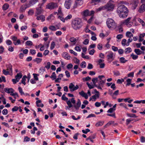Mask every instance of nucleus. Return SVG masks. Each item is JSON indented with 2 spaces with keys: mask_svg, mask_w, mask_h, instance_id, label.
<instances>
[{
  "mask_svg": "<svg viewBox=\"0 0 145 145\" xmlns=\"http://www.w3.org/2000/svg\"><path fill=\"white\" fill-rule=\"evenodd\" d=\"M134 52L135 53L138 55H139L141 54L142 53H144L143 52H142L138 49H135L134 50Z\"/></svg>",
  "mask_w": 145,
  "mask_h": 145,
  "instance_id": "nucleus-20",
  "label": "nucleus"
},
{
  "mask_svg": "<svg viewBox=\"0 0 145 145\" xmlns=\"http://www.w3.org/2000/svg\"><path fill=\"white\" fill-rule=\"evenodd\" d=\"M138 21L141 23L143 26H144L145 25V23L144 21L140 18L138 19Z\"/></svg>",
  "mask_w": 145,
  "mask_h": 145,
  "instance_id": "nucleus-43",
  "label": "nucleus"
},
{
  "mask_svg": "<svg viewBox=\"0 0 145 145\" xmlns=\"http://www.w3.org/2000/svg\"><path fill=\"white\" fill-rule=\"evenodd\" d=\"M33 75L35 80L36 81H37L39 80V78L37 77V76L39 75L38 74L34 73L33 74Z\"/></svg>",
  "mask_w": 145,
  "mask_h": 145,
  "instance_id": "nucleus-48",
  "label": "nucleus"
},
{
  "mask_svg": "<svg viewBox=\"0 0 145 145\" xmlns=\"http://www.w3.org/2000/svg\"><path fill=\"white\" fill-rule=\"evenodd\" d=\"M33 43L30 40L27 41L25 42L26 45H27L28 46H32L33 45Z\"/></svg>",
  "mask_w": 145,
  "mask_h": 145,
  "instance_id": "nucleus-42",
  "label": "nucleus"
},
{
  "mask_svg": "<svg viewBox=\"0 0 145 145\" xmlns=\"http://www.w3.org/2000/svg\"><path fill=\"white\" fill-rule=\"evenodd\" d=\"M90 130L88 129H86L85 130H82V131L84 133L86 134L88 132H90Z\"/></svg>",
  "mask_w": 145,
  "mask_h": 145,
  "instance_id": "nucleus-62",
  "label": "nucleus"
},
{
  "mask_svg": "<svg viewBox=\"0 0 145 145\" xmlns=\"http://www.w3.org/2000/svg\"><path fill=\"white\" fill-rule=\"evenodd\" d=\"M72 17V15L71 14H69L65 18V21H67L68 20L71 18Z\"/></svg>",
  "mask_w": 145,
  "mask_h": 145,
  "instance_id": "nucleus-54",
  "label": "nucleus"
},
{
  "mask_svg": "<svg viewBox=\"0 0 145 145\" xmlns=\"http://www.w3.org/2000/svg\"><path fill=\"white\" fill-rule=\"evenodd\" d=\"M120 62L122 63H125L127 61V60H126L124 57H121L119 59Z\"/></svg>",
  "mask_w": 145,
  "mask_h": 145,
  "instance_id": "nucleus-23",
  "label": "nucleus"
},
{
  "mask_svg": "<svg viewBox=\"0 0 145 145\" xmlns=\"http://www.w3.org/2000/svg\"><path fill=\"white\" fill-rule=\"evenodd\" d=\"M42 59L41 58H36L34 61L36 62L37 63H40L42 61Z\"/></svg>",
  "mask_w": 145,
  "mask_h": 145,
  "instance_id": "nucleus-41",
  "label": "nucleus"
},
{
  "mask_svg": "<svg viewBox=\"0 0 145 145\" xmlns=\"http://www.w3.org/2000/svg\"><path fill=\"white\" fill-rule=\"evenodd\" d=\"M117 12L120 18H125L127 16L129 11L127 7L125 6L121 5L118 7Z\"/></svg>",
  "mask_w": 145,
  "mask_h": 145,
  "instance_id": "nucleus-2",
  "label": "nucleus"
},
{
  "mask_svg": "<svg viewBox=\"0 0 145 145\" xmlns=\"http://www.w3.org/2000/svg\"><path fill=\"white\" fill-rule=\"evenodd\" d=\"M2 113L4 115H6L8 114V111L7 109H4L2 111Z\"/></svg>",
  "mask_w": 145,
  "mask_h": 145,
  "instance_id": "nucleus-58",
  "label": "nucleus"
},
{
  "mask_svg": "<svg viewBox=\"0 0 145 145\" xmlns=\"http://www.w3.org/2000/svg\"><path fill=\"white\" fill-rule=\"evenodd\" d=\"M132 51V49L130 47H128L125 50V54H128L131 52Z\"/></svg>",
  "mask_w": 145,
  "mask_h": 145,
  "instance_id": "nucleus-30",
  "label": "nucleus"
},
{
  "mask_svg": "<svg viewBox=\"0 0 145 145\" xmlns=\"http://www.w3.org/2000/svg\"><path fill=\"white\" fill-rule=\"evenodd\" d=\"M87 85H88V86L89 87V89H92L94 88V85H91L88 82H87L86 83Z\"/></svg>",
  "mask_w": 145,
  "mask_h": 145,
  "instance_id": "nucleus-60",
  "label": "nucleus"
},
{
  "mask_svg": "<svg viewBox=\"0 0 145 145\" xmlns=\"http://www.w3.org/2000/svg\"><path fill=\"white\" fill-rule=\"evenodd\" d=\"M43 10L41 6L39 7L36 8V11L35 12V16H37L39 15L40 14L43 12Z\"/></svg>",
  "mask_w": 145,
  "mask_h": 145,
  "instance_id": "nucleus-13",
  "label": "nucleus"
},
{
  "mask_svg": "<svg viewBox=\"0 0 145 145\" xmlns=\"http://www.w3.org/2000/svg\"><path fill=\"white\" fill-rule=\"evenodd\" d=\"M104 123V121H99L97 122L95 124L96 127H99L102 126Z\"/></svg>",
  "mask_w": 145,
  "mask_h": 145,
  "instance_id": "nucleus-28",
  "label": "nucleus"
},
{
  "mask_svg": "<svg viewBox=\"0 0 145 145\" xmlns=\"http://www.w3.org/2000/svg\"><path fill=\"white\" fill-rule=\"evenodd\" d=\"M127 40L125 39H123L121 41V44L123 46H125V45L127 46Z\"/></svg>",
  "mask_w": 145,
  "mask_h": 145,
  "instance_id": "nucleus-36",
  "label": "nucleus"
},
{
  "mask_svg": "<svg viewBox=\"0 0 145 145\" xmlns=\"http://www.w3.org/2000/svg\"><path fill=\"white\" fill-rule=\"evenodd\" d=\"M95 50L94 49H93L91 50H89V54L91 55H92L95 52Z\"/></svg>",
  "mask_w": 145,
  "mask_h": 145,
  "instance_id": "nucleus-63",
  "label": "nucleus"
},
{
  "mask_svg": "<svg viewBox=\"0 0 145 145\" xmlns=\"http://www.w3.org/2000/svg\"><path fill=\"white\" fill-rule=\"evenodd\" d=\"M131 17H129L126 20H124L123 22V24H125L128 27H130L133 24V23L132 22H130V20L131 19Z\"/></svg>",
  "mask_w": 145,
  "mask_h": 145,
  "instance_id": "nucleus-11",
  "label": "nucleus"
},
{
  "mask_svg": "<svg viewBox=\"0 0 145 145\" xmlns=\"http://www.w3.org/2000/svg\"><path fill=\"white\" fill-rule=\"evenodd\" d=\"M103 78H105L103 75L99 76V79L97 78H93L92 80L94 86L99 89H102L101 86H103L106 81L105 79H102Z\"/></svg>",
  "mask_w": 145,
  "mask_h": 145,
  "instance_id": "nucleus-1",
  "label": "nucleus"
},
{
  "mask_svg": "<svg viewBox=\"0 0 145 145\" xmlns=\"http://www.w3.org/2000/svg\"><path fill=\"white\" fill-rule=\"evenodd\" d=\"M144 11H145V4H143L140 7L138 11L140 13H142Z\"/></svg>",
  "mask_w": 145,
  "mask_h": 145,
  "instance_id": "nucleus-17",
  "label": "nucleus"
},
{
  "mask_svg": "<svg viewBox=\"0 0 145 145\" xmlns=\"http://www.w3.org/2000/svg\"><path fill=\"white\" fill-rule=\"evenodd\" d=\"M28 14L29 15H32L34 13V10L32 9H30L28 12Z\"/></svg>",
  "mask_w": 145,
  "mask_h": 145,
  "instance_id": "nucleus-46",
  "label": "nucleus"
},
{
  "mask_svg": "<svg viewBox=\"0 0 145 145\" xmlns=\"http://www.w3.org/2000/svg\"><path fill=\"white\" fill-rule=\"evenodd\" d=\"M145 101H144V100H141V101H135L134 103H137V104H140L141 103H142L143 104H145Z\"/></svg>",
  "mask_w": 145,
  "mask_h": 145,
  "instance_id": "nucleus-40",
  "label": "nucleus"
},
{
  "mask_svg": "<svg viewBox=\"0 0 145 145\" xmlns=\"http://www.w3.org/2000/svg\"><path fill=\"white\" fill-rule=\"evenodd\" d=\"M55 42L54 41H52V42L51 46L50 47V49L51 50H53L55 47Z\"/></svg>",
  "mask_w": 145,
  "mask_h": 145,
  "instance_id": "nucleus-45",
  "label": "nucleus"
},
{
  "mask_svg": "<svg viewBox=\"0 0 145 145\" xmlns=\"http://www.w3.org/2000/svg\"><path fill=\"white\" fill-rule=\"evenodd\" d=\"M131 56L132 57V59L133 60H135L138 58V56L135 55L133 53L131 54Z\"/></svg>",
  "mask_w": 145,
  "mask_h": 145,
  "instance_id": "nucleus-37",
  "label": "nucleus"
},
{
  "mask_svg": "<svg viewBox=\"0 0 145 145\" xmlns=\"http://www.w3.org/2000/svg\"><path fill=\"white\" fill-rule=\"evenodd\" d=\"M39 0H30L29 3L32 5H33L38 2Z\"/></svg>",
  "mask_w": 145,
  "mask_h": 145,
  "instance_id": "nucleus-35",
  "label": "nucleus"
},
{
  "mask_svg": "<svg viewBox=\"0 0 145 145\" xmlns=\"http://www.w3.org/2000/svg\"><path fill=\"white\" fill-rule=\"evenodd\" d=\"M116 110L115 108H110L107 111L108 113H112L114 111Z\"/></svg>",
  "mask_w": 145,
  "mask_h": 145,
  "instance_id": "nucleus-57",
  "label": "nucleus"
},
{
  "mask_svg": "<svg viewBox=\"0 0 145 145\" xmlns=\"http://www.w3.org/2000/svg\"><path fill=\"white\" fill-rule=\"evenodd\" d=\"M80 66L82 68H84L86 67V63L85 61L82 62L80 65Z\"/></svg>",
  "mask_w": 145,
  "mask_h": 145,
  "instance_id": "nucleus-44",
  "label": "nucleus"
},
{
  "mask_svg": "<svg viewBox=\"0 0 145 145\" xmlns=\"http://www.w3.org/2000/svg\"><path fill=\"white\" fill-rule=\"evenodd\" d=\"M50 78L52 79V80L55 79L56 78V76L55 72H53L52 73V74L50 76Z\"/></svg>",
  "mask_w": 145,
  "mask_h": 145,
  "instance_id": "nucleus-34",
  "label": "nucleus"
},
{
  "mask_svg": "<svg viewBox=\"0 0 145 145\" xmlns=\"http://www.w3.org/2000/svg\"><path fill=\"white\" fill-rule=\"evenodd\" d=\"M9 7V5L7 3H5L4 4L3 6V9L4 10H7L8 8Z\"/></svg>",
  "mask_w": 145,
  "mask_h": 145,
  "instance_id": "nucleus-26",
  "label": "nucleus"
},
{
  "mask_svg": "<svg viewBox=\"0 0 145 145\" xmlns=\"http://www.w3.org/2000/svg\"><path fill=\"white\" fill-rule=\"evenodd\" d=\"M132 80L130 78H128L126 80L127 83L126 84V86H129L131 84Z\"/></svg>",
  "mask_w": 145,
  "mask_h": 145,
  "instance_id": "nucleus-50",
  "label": "nucleus"
},
{
  "mask_svg": "<svg viewBox=\"0 0 145 145\" xmlns=\"http://www.w3.org/2000/svg\"><path fill=\"white\" fill-rule=\"evenodd\" d=\"M62 56L65 59L67 60H69L70 58V56H69L68 53L66 52H63L62 54Z\"/></svg>",
  "mask_w": 145,
  "mask_h": 145,
  "instance_id": "nucleus-16",
  "label": "nucleus"
},
{
  "mask_svg": "<svg viewBox=\"0 0 145 145\" xmlns=\"http://www.w3.org/2000/svg\"><path fill=\"white\" fill-rule=\"evenodd\" d=\"M26 8H24L23 7H21L20 9V13L24 12Z\"/></svg>",
  "mask_w": 145,
  "mask_h": 145,
  "instance_id": "nucleus-56",
  "label": "nucleus"
},
{
  "mask_svg": "<svg viewBox=\"0 0 145 145\" xmlns=\"http://www.w3.org/2000/svg\"><path fill=\"white\" fill-rule=\"evenodd\" d=\"M80 3H78V2H77L76 1H75V3L74 5V6H73V8L74 9H75L77 7V6L78 5H79Z\"/></svg>",
  "mask_w": 145,
  "mask_h": 145,
  "instance_id": "nucleus-59",
  "label": "nucleus"
},
{
  "mask_svg": "<svg viewBox=\"0 0 145 145\" xmlns=\"http://www.w3.org/2000/svg\"><path fill=\"white\" fill-rule=\"evenodd\" d=\"M72 1V0H65L64 4L65 7L68 9H70Z\"/></svg>",
  "mask_w": 145,
  "mask_h": 145,
  "instance_id": "nucleus-14",
  "label": "nucleus"
},
{
  "mask_svg": "<svg viewBox=\"0 0 145 145\" xmlns=\"http://www.w3.org/2000/svg\"><path fill=\"white\" fill-rule=\"evenodd\" d=\"M11 39L13 41V43L15 45H18L19 44H21V42L22 43H24V40L22 41L21 40L19 39H18L17 37L12 36H11Z\"/></svg>",
  "mask_w": 145,
  "mask_h": 145,
  "instance_id": "nucleus-7",
  "label": "nucleus"
},
{
  "mask_svg": "<svg viewBox=\"0 0 145 145\" xmlns=\"http://www.w3.org/2000/svg\"><path fill=\"white\" fill-rule=\"evenodd\" d=\"M70 41L73 43L74 44H75L76 42V39L74 37H71L70 39Z\"/></svg>",
  "mask_w": 145,
  "mask_h": 145,
  "instance_id": "nucleus-31",
  "label": "nucleus"
},
{
  "mask_svg": "<svg viewBox=\"0 0 145 145\" xmlns=\"http://www.w3.org/2000/svg\"><path fill=\"white\" fill-rule=\"evenodd\" d=\"M58 7L57 3L52 2L48 4L46 6V8L50 10H53Z\"/></svg>",
  "mask_w": 145,
  "mask_h": 145,
  "instance_id": "nucleus-6",
  "label": "nucleus"
},
{
  "mask_svg": "<svg viewBox=\"0 0 145 145\" xmlns=\"http://www.w3.org/2000/svg\"><path fill=\"white\" fill-rule=\"evenodd\" d=\"M6 43L8 45H11L12 44V42L10 40H7L6 41Z\"/></svg>",
  "mask_w": 145,
  "mask_h": 145,
  "instance_id": "nucleus-52",
  "label": "nucleus"
},
{
  "mask_svg": "<svg viewBox=\"0 0 145 145\" xmlns=\"http://www.w3.org/2000/svg\"><path fill=\"white\" fill-rule=\"evenodd\" d=\"M37 19L38 20H41L42 22H43L45 20V17L43 15H41L39 16H36Z\"/></svg>",
  "mask_w": 145,
  "mask_h": 145,
  "instance_id": "nucleus-19",
  "label": "nucleus"
},
{
  "mask_svg": "<svg viewBox=\"0 0 145 145\" xmlns=\"http://www.w3.org/2000/svg\"><path fill=\"white\" fill-rule=\"evenodd\" d=\"M6 66L7 69H3V73L5 75L10 74V73H12V66L10 64L6 65Z\"/></svg>",
  "mask_w": 145,
  "mask_h": 145,
  "instance_id": "nucleus-5",
  "label": "nucleus"
},
{
  "mask_svg": "<svg viewBox=\"0 0 145 145\" xmlns=\"http://www.w3.org/2000/svg\"><path fill=\"white\" fill-rule=\"evenodd\" d=\"M126 36L127 37L129 38L132 37L133 36V35L132 33L131 32L129 31H127L126 33Z\"/></svg>",
  "mask_w": 145,
  "mask_h": 145,
  "instance_id": "nucleus-24",
  "label": "nucleus"
},
{
  "mask_svg": "<svg viewBox=\"0 0 145 145\" xmlns=\"http://www.w3.org/2000/svg\"><path fill=\"white\" fill-rule=\"evenodd\" d=\"M81 104V103L79 99H78L77 100V103L76 105H74V107L76 109L78 110L79 109V108Z\"/></svg>",
  "mask_w": 145,
  "mask_h": 145,
  "instance_id": "nucleus-18",
  "label": "nucleus"
},
{
  "mask_svg": "<svg viewBox=\"0 0 145 145\" xmlns=\"http://www.w3.org/2000/svg\"><path fill=\"white\" fill-rule=\"evenodd\" d=\"M106 24L107 26L109 29L115 28L117 25L114 21L112 18H108L106 20Z\"/></svg>",
  "mask_w": 145,
  "mask_h": 145,
  "instance_id": "nucleus-4",
  "label": "nucleus"
},
{
  "mask_svg": "<svg viewBox=\"0 0 145 145\" xmlns=\"http://www.w3.org/2000/svg\"><path fill=\"white\" fill-rule=\"evenodd\" d=\"M27 78V77L26 76H24L22 78L21 82L24 85H25L26 84L25 81L26 80V79Z\"/></svg>",
  "mask_w": 145,
  "mask_h": 145,
  "instance_id": "nucleus-29",
  "label": "nucleus"
},
{
  "mask_svg": "<svg viewBox=\"0 0 145 145\" xmlns=\"http://www.w3.org/2000/svg\"><path fill=\"white\" fill-rule=\"evenodd\" d=\"M12 89V88H7L5 89V90L6 92L7 93H10V91L11 90V89Z\"/></svg>",
  "mask_w": 145,
  "mask_h": 145,
  "instance_id": "nucleus-49",
  "label": "nucleus"
},
{
  "mask_svg": "<svg viewBox=\"0 0 145 145\" xmlns=\"http://www.w3.org/2000/svg\"><path fill=\"white\" fill-rule=\"evenodd\" d=\"M79 94L82 96L84 97L86 99H87L88 98V95L83 91H82L81 92H79Z\"/></svg>",
  "mask_w": 145,
  "mask_h": 145,
  "instance_id": "nucleus-21",
  "label": "nucleus"
},
{
  "mask_svg": "<svg viewBox=\"0 0 145 145\" xmlns=\"http://www.w3.org/2000/svg\"><path fill=\"white\" fill-rule=\"evenodd\" d=\"M74 63L76 64H79L80 62L79 59H77L76 57H74Z\"/></svg>",
  "mask_w": 145,
  "mask_h": 145,
  "instance_id": "nucleus-53",
  "label": "nucleus"
},
{
  "mask_svg": "<svg viewBox=\"0 0 145 145\" xmlns=\"http://www.w3.org/2000/svg\"><path fill=\"white\" fill-rule=\"evenodd\" d=\"M79 88V86L78 85H76L75 86L72 83L70 84L69 88L70 89V91L71 92H72L74 91L77 89Z\"/></svg>",
  "mask_w": 145,
  "mask_h": 145,
  "instance_id": "nucleus-12",
  "label": "nucleus"
},
{
  "mask_svg": "<svg viewBox=\"0 0 145 145\" xmlns=\"http://www.w3.org/2000/svg\"><path fill=\"white\" fill-rule=\"evenodd\" d=\"M22 74L21 73H17V75L15 76V78L18 79H19V80L20 79L22 78Z\"/></svg>",
  "mask_w": 145,
  "mask_h": 145,
  "instance_id": "nucleus-27",
  "label": "nucleus"
},
{
  "mask_svg": "<svg viewBox=\"0 0 145 145\" xmlns=\"http://www.w3.org/2000/svg\"><path fill=\"white\" fill-rule=\"evenodd\" d=\"M54 16L53 14H51L50 15L48 16L46 18L47 20L50 21L51 20H53L54 19Z\"/></svg>",
  "mask_w": 145,
  "mask_h": 145,
  "instance_id": "nucleus-38",
  "label": "nucleus"
},
{
  "mask_svg": "<svg viewBox=\"0 0 145 145\" xmlns=\"http://www.w3.org/2000/svg\"><path fill=\"white\" fill-rule=\"evenodd\" d=\"M82 21L79 18H75L72 21V27L75 30L80 29L82 27Z\"/></svg>",
  "mask_w": 145,
  "mask_h": 145,
  "instance_id": "nucleus-3",
  "label": "nucleus"
},
{
  "mask_svg": "<svg viewBox=\"0 0 145 145\" xmlns=\"http://www.w3.org/2000/svg\"><path fill=\"white\" fill-rule=\"evenodd\" d=\"M132 4L133 7L134 8H135L138 6V0H133Z\"/></svg>",
  "mask_w": 145,
  "mask_h": 145,
  "instance_id": "nucleus-22",
  "label": "nucleus"
},
{
  "mask_svg": "<svg viewBox=\"0 0 145 145\" xmlns=\"http://www.w3.org/2000/svg\"><path fill=\"white\" fill-rule=\"evenodd\" d=\"M107 57V61L108 62L110 63L114 60L115 57V55L113 52H110L108 53Z\"/></svg>",
  "mask_w": 145,
  "mask_h": 145,
  "instance_id": "nucleus-10",
  "label": "nucleus"
},
{
  "mask_svg": "<svg viewBox=\"0 0 145 145\" xmlns=\"http://www.w3.org/2000/svg\"><path fill=\"white\" fill-rule=\"evenodd\" d=\"M30 52L32 55H34L36 54V50H35L31 49L30 50Z\"/></svg>",
  "mask_w": 145,
  "mask_h": 145,
  "instance_id": "nucleus-64",
  "label": "nucleus"
},
{
  "mask_svg": "<svg viewBox=\"0 0 145 145\" xmlns=\"http://www.w3.org/2000/svg\"><path fill=\"white\" fill-rule=\"evenodd\" d=\"M101 0H91V3H93L94 5H96L97 3L100 2Z\"/></svg>",
  "mask_w": 145,
  "mask_h": 145,
  "instance_id": "nucleus-39",
  "label": "nucleus"
},
{
  "mask_svg": "<svg viewBox=\"0 0 145 145\" xmlns=\"http://www.w3.org/2000/svg\"><path fill=\"white\" fill-rule=\"evenodd\" d=\"M114 121H109L105 125L104 127H107L109 126L110 125L114 124Z\"/></svg>",
  "mask_w": 145,
  "mask_h": 145,
  "instance_id": "nucleus-32",
  "label": "nucleus"
},
{
  "mask_svg": "<svg viewBox=\"0 0 145 145\" xmlns=\"http://www.w3.org/2000/svg\"><path fill=\"white\" fill-rule=\"evenodd\" d=\"M82 57L84 58L87 59H89V57L88 56H85L84 53H82Z\"/></svg>",
  "mask_w": 145,
  "mask_h": 145,
  "instance_id": "nucleus-51",
  "label": "nucleus"
},
{
  "mask_svg": "<svg viewBox=\"0 0 145 145\" xmlns=\"http://www.w3.org/2000/svg\"><path fill=\"white\" fill-rule=\"evenodd\" d=\"M105 9L108 11L112 10L114 7V5L112 3V1L108 2L107 4L105 5Z\"/></svg>",
  "mask_w": 145,
  "mask_h": 145,
  "instance_id": "nucleus-9",
  "label": "nucleus"
},
{
  "mask_svg": "<svg viewBox=\"0 0 145 145\" xmlns=\"http://www.w3.org/2000/svg\"><path fill=\"white\" fill-rule=\"evenodd\" d=\"M66 75L67 77L69 78L70 76V72L68 71H66L65 72Z\"/></svg>",
  "mask_w": 145,
  "mask_h": 145,
  "instance_id": "nucleus-61",
  "label": "nucleus"
},
{
  "mask_svg": "<svg viewBox=\"0 0 145 145\" xmlns=\"http://www.w3.org/2000/svg\"><path fill=\"white\" fill-rule=\"evenodd\" d=\"M127 115L128 117L131 118H137V117L135 114L127 113Z\"/></svg>",
  "mask_w": 145,
  "mask_h": 145,
  "instance_id": "nucleus-33",
  "label": "nucleus"
},
{
  "mask_svg": "<svg viewBox=\"0 0 145 145\" xmlns=\"http://www.w3.org/2000/svg\"><path fill=\"white\" fill-rule=\"evenodd\" d=\"M105 9V6H101L96 9V11L97 12H100Z\"/></svg>",
  "mask_w": 145,
  "mask_h": 145,
  "instance_id": "nucleus-25",
  "label": "nucleus"
},
{
  "mask_svg": "<svg viewBox=\"0 0 145 145\" xmlns=\"http://www.w3.org/2000/svg\"><path fill=\"white\" fill-rule=\"evenodd\" d=\"M97 98L94 95H93L90 98L89 101L92 100V101H96Z\"/></svg>",
  "mask_w": 145,
  "mask_h": 145,
  "instance_id": "nucleus-47",
  "label": "nucleus"
},
{
  "mask_svg": "<svg viewBox=\"0 0 145 145\" xmlns=\"http://www.w3.org/2000/svg\"><path fill=\"white\" fill-rule=\"evenodd\" d=\"M49 29L51 31H55L57 30V29H59L57 25H56V26L51 25L49 27Z\"/></svg>",
  "mask_w": 145,
  "mask_h": 145,
  "instance_id": "nucleus-15",
  "label": "nucleus"
},
{
  "mask_svg": "<svg viewBox=\"0 0 145 145\" xmlns=\"http://www.w3.org/2000/svg\"><path fill=\"white\" fill-rule=\"evenodd\" d=\"M134 72H131L127 74V76L128 77H133L134 76Z\"/></svg>",
  "mask_w": 145,
  "mask_h": 145,
  "instance_id": "nucleus-55",
  "label": "nucleus"
},
{
  "mask_svg": "<svg viewBox=\"0 0 145 145\" xmlns=\"http://www.w3.org/2000/svg\"><path fill=\"white\" fill-rule=\"evenodd\" d=\"M95 12V11L93 10H91L90 12H89L88 10L86 9L82 12L81 14L82 16L86 17L93 15Z\"/></svg>",
  "mask_w": 145,
  "mask_h": 145,
  "instance_id": "nucleus-8",
  "label": "nucleus"
}]
</instances>
